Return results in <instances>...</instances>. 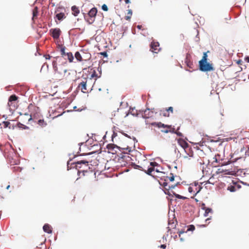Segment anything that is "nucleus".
<instances>
[{"mask_svg":"<svg viewBox=\"0 0 249 249\" xmlns=\"http://www.w3.org/2000/svg\"><path fill=\"white\" fill-rule=\"evenodd\" d=\"M132 15V12L131 10H128L127 15L125 17V19L127 20H130Z\"/></svg>","mask_w":249,"mask_h":249,"instance_id":"obj_28","label":"nucleus"},{"mask_svg":"<svg viewBox=\"0 0 249 249\" xmlns=\"http://www.w3.org/2000/svg\"><path fill=\"white\" fill-rule=\"evenodd\" d=\"M69 163H68V168L69 167Z\"/></svg>","mask_w":249,"mask_h":249,"instance_id":"obj_57","label":"nucleus"},{"mask_svg":"<svg viewBox=\"0 0 249 249\" xmlns=\"http://www.w3.org/2000/svg\"><path fill=\"white\" fill-rule=\"evenodd\" d=\"M165 111V109H162L160 111V115H162L164 117H169V113L166 112V111Z\"/></svg>","mask_w":249,"mask_h":249,"instance_id":"obj_30","label":"nucleus"},{"mask_svg":"<svg viewBox=\"0 0 249 249\" xmlns=\"http://www.w3.org/2000/svg\"><path fill=\"white\" fill-rule=\"evenodd\" d=\"M43 231L48 233H51L52 230L51 226L48 224H45L43 227Z\"/></svg>","mask_w":249,"mask_h":249,"instance_id":"obj_20","label":"nucleus"},{"mask_svg":"<svg viewBox=\"0 0 249 249\" xmlns=\"http://www.w3.org/2000/svg\"><path fill=\"white\" fill-rule=\"evenodd\" d=\"M183 162L187 165H193L196 162L193 151H191L186 155L183 156Z\"/></svg>","mask_w":249,"mask_h":249,"instance_id":"obj_6","label":"nucleus"},{"mask_svg":"<svg viewBox=\"0 0 249 249\" xmlns=\"http://www.w3.org/2000/svg\"><path fill=\"white\" fill-rule=\"evenodd\" d=\"M2 124H3L4 128H6V127H8L9 125L10 124V122H8V121H4L2 123Z\"/></svg>","mask_w":249,"mask_h":249,"instance_id":"obj_35","label":"nucleus"},{"mask_svg":"<svg viewBox=\"0 0 249 249\" xmlns=\"http://www.w3.org/2000/svg\"><path fill=\"white\" fill-rule=\"evenodd\" d=\"M24 117H27V120H28V121H31V120H32V116L31 115H29V114L28 113H25L24 114V115L23 116Z\"/></svg>","mask_w":249,"mask_h":249,"instance_id":"obj_33","label":"nucleus"},{"mask_svg":"<svg viewBox=\"0 0 249 249\" xmlns=\"http://www.w3.org/2000/svg\"><path fill=\"white\" fill-rule=\"evenodd\" d=\"M161 180H163L162 183V185L166 187L168 185V182H172L174 180L175 177L172 173H170L169 176H168L167 174H165L164 172H160V176Z\"/></svg>","mask_w":249,"mask_h":249,"instance_id":"obj_5","label":"nucleus"},{"mask_svg":"<svg viewBox=\"0 0 249 249\" xmlns=\"http://www.w3.org/2000/svg\"><path fill=\"white\" fill-rule=\"evenodd\" d=\"M133 139H134V140H136V138H133Z\"/></svg>","mask_w":249,"mask_h":249,"instance_id":"obj_59","label":"nucleus"},{"mask_svg":"<svg viewBox=\"0 0 249 249\" xmlns=\"http://www.w3.org/2000/svg\"><path fill=\"white\" fill-rule=\"evenodd\" d=\"M95 71H94V73H92L91 75V78L85 79V80L84 81V82H86L87 83H88V87L89 88V89L90 90L92 89V88L93 85L95 82V81L93 82V80L92 79V78L94 77L95 76ZM95 80H96V79H95Z\"/></svg>","mask_w":249,"mask_h":249,"instance_id":"obj_11","label":"nucleus"},{"mask_svg":"<svg viewBox=\"0 0 249 249\" xmlns=\"http://www.w3.org/2000/svg\"><path fill=\"white\" fill-rule=\"evenodd\" d=\"M38 8L37 7H35L33 10V17L32 19L34 20L36 18H37L38 16Z\"/></svg>","mask_w":249,"mask_h":249,"instance_id":"obj_23","label":"nucleus"},{"mask_svg":"<svg viewBox=\"0 0 249 249\" xmlns=\"http://www.w3.org/2000/svg\"><path fill=\"white\" fill-rule=\"evenodd\" d=\"M97 13V9L95 7L91 8L88 13L86 14L83 13V15L85 20L89 24H92L95 19V18Z\"/></svg>","mask_w":249,"mask_h":249,"instance_id":"obj_4","label":"nucleus"},{"mask_svg":"<svg viewBox=\"0 0 249 249\" xmlns=\"http://www.w3.org/2000/svg\"><path fill=\"white\" fill-rule=\"evenodd\" d=\"M212 211V210L211 209V208H206L205 209V214L204 215L205 216H207L208 214L209 213H211V212Z\"/></svg>","mask_w":249,"mask_h":249,"instance_id":"obj_38","label":"nucleus"},{"mask_svg":"<svg viewBox=\"0 0 249 249\" xmlns=\"http://www.w3.org/2000/svg\"><path fill=\"white\" fill-rule=\"evenodd\" d=\"M18 100V97L16 95H12L10 96L8 100V106L10 109H13L12 107H15V105H13V102L16 101Z\"/></svg>","mask_w":249,"mask_h":249,"instance_id":"obj_13","label":"nucleus"},{"mask_svg":"<svg viewBox=\"0 0 249 249\" xmlns=\"http://www.w3.org/2000/svg\"><path fill=\"white\" fill-rule=\"evenodd\" d=\"M117 135V133L114 132L113 135H112V139H113L115 137H116Z\"/></svg>","mask_w":249,"mask_h":249,"instance_id":"obj_49","label":"nucleus"},{"mask_svg":"<svg viewBox=\"0 0 249 249\" xmlns=\"http://www.w3.org/2000/svg\"><path fill=\"white\" fill-rule=\"evenodd\" d=\"M213 162H217V156H215V157L214 158H213Z\"/></svg>","mask_w":249,"mask_h":249,"instance_id":"obj_47","label":"nucleus"},{"mask_svg":"<svg viewBox=\"0 0 249 249\" xmlns=\"http://www.w3.org/2000/svg\"><path fill=\"white\" fill-rule=\"evenodd\" d=\"M102 9L103 10L105 11H108V7L107 6V5L105 4H103L102 6Z\"/></svg>","mask_w":249,"mask_h":249,"instance_id":"obj_41","label":"nucleus"},{"mask_svg":"<svg viewBox=\"0 0 249 249\" xmlns=\"http://www.w3.org/2000/svg\"><path fill=\"white\" fill-rule=\"evenodd\" d=\"M61 59V57H57L56 60H53L52 62L53 69L54 71V77L55 80L57 81L65 79L70 74L66 67V62L63 65H59V67H57V61H60Z\"/></svg>","mask_w":249,"mask_h":249,"instance_id":"obj_1","label":"nucleus"},{"mask_svg":"<svg viewBox=\"0 0 249 249\" xmlns=\"http://www.w3.org/2000/svg\"><path fill=\"white\" fill-rule=\"evenodd\" d=\"M123 0H119L120 2H121Z\"/></svg>","mask_w":249,"mask_h":249,"instance_id":"obj_58","label":"nucleus"},{"mask_svg":"<svg viewBox=\"0 0 249 249\" xmlns=\"http://www.w3.org/2000/svg\"><path fill=\"white\" fill-rule=\"evenodd\" d=\"M71 10L72 11V14L74 16L76 17L80 13V10L78 7L75 5H73L71 7Z\"/></svg>","mask_w":249,"mask_h":249,"instance_id":"obj_17","label":"nucleus"},{"mask_svg":"<svg viewBox=\"0 0 249 249\" xmlns=\"http://www.w3.org/2000/svg\"><path fill=\"white\" fill-rule=\"evenodd\" d=\"M245 60H246L247 62H249V56L246 57L245 58Z\"/></svg>","mask_w":249,"mask_h":249,"instance_id":"obj_53","label":"nucleus"},{"mask_svg":"<svg viewBox=\"0 0 249 249\" xmlns=\"http://www.w3.org/2000/svg\"><path fill=\"white\" fill-rule=\"evenodd\" d=\"M130 113L133 115L137 116L138 113H137V110H135V108H132L130 110Z\"/></svg>","mask_w":249,"mask_h":249,"instance_id":"obj_31","label":"nucleus"},{"mask_svg":"<svg viewBox=\"0 0 249 249\" xmlns=\"http://www.w3.org/2000/svg\"><path fill=\"white\" fill-rule=\"evenodd\" d=\"M75 57L76 59L79 62H83L82 53L79 52H76L75 53Z\"/></svg>","mask_w":249,"mask_h":249,"instance_id":"obj_22","label":"nucleus"},{"mask_svg":"<svg viewBox=\"0 0 249 249\" xmlns=\"http://www.w3.org/2000/svg\"><path fill=\"white\" fill-rule=\"evenodd\" d=\"M194 187L195 188V194H194V196H196L197 193H198L201 189H202V187L199 185H198V184H196V183H195V185H194Z\"/></svg>","mask_w":249,"mask_h":249,"instance_id":"obj_24","label":"nucleus"},{"mask_svg":"<svg viewBox=\"0 0 249 249\" xmlns=\"http://www.w3.org/2000/svg\"><path fill=\"white\" fill-rule=\"evenodd\" d=\"M88 88V83L86 82H84V81H82L78 86L79 89L81 90L83 93L88 92L89 89Z\"/></svg>","mask_w":249,"mask_h":249,"instance_id":"obj_10","label":"nucleus"},{"mask_svg":"<svg viewBox=\"0 0 249 249\" xmlns=\"http://www.w3.org/2000/svg\"><path fill=\"white\" fill-rule=\"evenodd\" d=\"M195 226H194L193 225H190L188 226V229L187 230V231H185V232H187V231H193L195 230ZM184 232H185V231H180L178 232V235H179V237H180L181 240H183L182 238L181 237V234Z\"/></svg>","mask_w":249,"mask_h":249,"instance_id":"obj_18","label":"nucleus"},{"mask_svg":"<svg viewBox=\"0 0 249 249\" xmlns=\"http://www.w3.org/2000/svg\"><path fill=\"white\" fill-rule=\"evenodd\" d=\"M101 54L104 55V56H106L107 57V53L106 52H103V53H102Z\"/></svg>","mask_w":249,"mask_h":249,"instance_id":"obj_50","label":"nucleus"},{"mask_svg":"<svg viewBox=\"0 0 249 249\" xmlns=\"http://www.w3.org/2000/svg\"><path fill=\"white\" fill-rule=\"evenodd\" d=\"M107 147L109 150H112L114 148V145L113 144H108Z\"/></svg>","mask_w":249,"mask_h":249,"instance_id":"obj_37","label":"nucleus"},{"mask_svg":"<svg viewBox=\"0 0 249 249\" xmlns=\"http://www.w3.org/2000/svg\"><path fill=\"white\" fill-rule=\"evenodd\" d=\"M145 164L147 165V167L145 165H143V167L138 165V167H141L142 170L144 171L147 174L150 176H154V173L153 174V172L155 171L158 173H160L157 168H155V167L158 165L156 162H149L146 160L145 161Z\"/></svg>","mask_w":249,"mask_h":249,"instance_id":"obj_2","label":"nucleus"},{"mask_svg":"<svg viewBox=\"0 0 249 249\" xmlns=\"http://www.w3.org/2000/svg\"><path fill=\"white\" fill-rule=\"evenodd\" d=\"M169 128V132L176 134V132L177 131V130H175V128L172 127L171 126V128Z\"/></svg>","mask_w":249,"mask_h":249,"instance_id":"obj_40","label":"nucleus"},{"mask_svg":"<svg viewBox=\"0 0 249 249\" xmlns=\"http://www.w3.org/2000/svg\"><path fill=\"white\" fill-rule=\"evenodd\" d=\"M14 170H19L21 171V169L19 167H14Z\"/></svg>","mask_w":249,"mask_h":249,"instance_id":"obj_48","label":"nucleus"},{"mask_svg":"<svg viewBox=\"0 0 249 249\" xmlns=\"http://www.w3.org/2000/svg\"><path fill=\"white\" fill-rule=\"evenodd\" d=\"M121 133L124 136H125V137H127L129 138H130V137L129 136H128L127 134L124 133V132H121Z\"/></svg>","mask_w":249,"mask_h":249,"instance_id":"obj_45","label":"nucleus"},{"mask_svg":"<svg viewBox=\"0 0 249 249\" xmlns=\"http://www.w3.org/2000/svg\"><path fill=\"white\" fill-rule=\"evenodd\" d=\"M52 36L55 39H58L60 36L61 31L59 28H56L50 30Z\"/></svg>","mask_w":249,"mask_h":249,"instance_id":"obj_9","label":"nucleus"},{"mask_svg":"<svg viewBox=\"0 0 249 249\" xmlns=\"http://www.w3.org/2000/svg\"><path fill=\"white\" fill-rule=\"evenodd\" d=\"M37 124L41 127H45L47 125V123L43 119L39 120Z\"/></svg>","mask_w":249,"mask_h":249,"instance_id":"obj_26","label":"nucleus"},{"mask_svg":"<svg viewBox=\"0 0 249 249\" xmlns=\"http://www.w3.org/2000/svg\"><path fill=\"white\" fill-rule=\"evenodd\" d=\"M179 129V128H178V129L177 130V131L176 132V134L178 136H180V137H182L183 136V134L182 133L179 132L178 131V130Z\"/></svg>","mask_w":249,"mask_h":249,"instance_id":"obj_42","label":"nucleus"},{"mask_svg":"<svg viewBox=\"0 0 249 249\" xmlns=\"http://www.w3.org/2000/svg\"><path fill=\"white\" fill-rule=\"evenodd\" d=\"M72 165H74V167L78 170V174L80 176L82 173L83 176L85 175V173L88 172V169H89V162L85 160H82L78 161L75 163H71Z\"/></svg>","mask_w":249,"mask_h":249,"instance_id":"obj_3","label":"nucleus"},{"mask_svg":"<svg viewBox=\"0 0 249 249\" xmlns=\"http://www.w3.org/2000/svg\"><path fill=\"white\" fill-rule=\"evenodd\" d=\"M160 248H161L163 249H165L166 248V246L164 244H163V245H160Z\"/></svg>","mask_w":249,"mask_h":249,"instance_id":"obj_46","label":"nucleus"},{"mask_svg":"<svg viewBox=\"0 0 249 249\" xmlns=\"http://www.w3.org/2000/svg\"><path fill=\"white\" fill-rule=\"evenodd\" d=\"M46 59H50L51 58V56L49 54H46L44 55Z\"/></svg>","mask_w":249,"mask_h":249,"instance_id":"obj_44","label":"nucleus"},{"mask_svg":"<svg viewBox=\"0 0 249 249\" xmlns=\"http://www.w3.org/2000/svg\"><path fill=\"white\" fill-rule=\"evenodd\" d=\"M10 188V185H8L6 187V189L8 190Z\"/></svg>","mask_w":249,"mask_h":249,"instance_id":"obj_55","label":"nucleus"},{"mask_svg":"<svg viewBox=\"0 0 249 249\" xmlns=\"http://www.w3.org/2000/svg\"><path fill=\"white\" fill-rule=\"evenodd\" d=\"M140 26H141L138 25V28H140Z\"/></svg>","mask_w":249,"mask_h":249,"instance_id":"obj_56","label":"nucleus"},{"mask_svg":"<svg viewBox=\"0 0 249 249\" xmlns=\"http://www.w3.org/2000/svg\"><path fill=\"white\" fill-rule=\"evenodd\" d=\"M207 57L208 55L207 53H204L202 58L201 60L199 61V63H201L202 61L203 63L207 62Z\"/></svg>","mask_w":249,"mask_h":249,"instance_id":"obj_27","label":"nucleus"},{"mask_svg":"<svg viewBox=\"0 0 249 249\" xmlns=\"http://www.w3.org/2000/svg\"><path fill=\"white\" fill-rule=\"evenodd\" d=\"M153 111L150 110L149 109L144 110L142 113V117L143 118H149L152 116Z\"/></svg>","mask_w":249,"mask_h":249,"instance_id":"obj_16","label":"nucleus"},{"mask_svg":"<svg viewBox=\"0 0 249 249\" xmlns=\"http://www.w3.org/2000/svg\"><path fill=\"white\" fill-rule=\"evenodd\" d=\"M188 191L190 193H194V194H195L196 192L195 191V188L194 187V186L189 187L188 188Z\"/></svg>","mask_w":249,"mask_h":249,"instance_id":"obj_36","label":"nucleus"},{"mask_svg":"<svg viewBox=\"0 0 249 249\" xmlns=\"http://www.w3.org/2000/svg\"><path fill=\"white\" fill-rule=\"evenodd\" d=\"M242 62V61L241 60H239L237 61V63L238 64H241V62Z\"/></svg>","mask_w":249,"mask_h":249,"instance_id":"obj_54","label":"nucleus"},{"mask_svg":"<svg viewBox=\"0 0 249 249\" xmlns=\"http://www.w3.org/2000/svg\"><path fill=\"white\" fill-rule=\"evenodd\" d=\"M65 59H68L69 62L71 63L73 61V56L71 53H67V54L64 57Z\"/></svg>","mask_w":249,"mask_h":249,"instance_id":"obj_21","label":"nucleus"},{"mask_svg":"<svg viewBox=\"0 0 249 249\" xmlns=\"http://www.w3.org/2000/svg\"><path fill=\"white\" fill-rule=\"evenodd\" d=\"M228 190H230L231 192H233L235 191V187L234 186L231 185L228 187Z\"/></svg>","mask_w":249,"mask_h":249,"instance_id":"obj_39","label":"nucleus"},{"mask_svg":"<svg viewBox=\"0 0 249 249\" xmlns=\"http://www.w3.org/2000/svg\"><path fill=\"white\" fill-rule=\"evenodd\" d=\"M58 9H57L56 11H55V13H56L55 18H57L58 20L61 21L63 19H65L66 18V16L64 13L63 12H59Z\"/></svg>","mask_w":249,"mask_h":249,"instance_id":"obj_15","label":"nucleus"},{"mask_svg":"<svg viewBox=\"0 0 249 249\" xmlns=\"http://www.w3.org/2000/svg\"><path fill=\"white\" fill-rule=\"evenodd\" d=\"M82 53L83 61H87L90 59L91 57V54L87 50H83L81 51Z\"/></svg>","mask_w":249,"mask_h":249,"instance_id":"obj_12","label":"nucleus"},{"mask_svg":"<svg viewBox=\"0 0 249 249\" xmlns=\"http://www.w3.org/2000/svg\"><path fill=\"white\" fill-rule=\"evenodd\" d=\"M218 171L220 173H223V172H226L227 171V170L224 171L223 169L221 170V169H219Z\"/></svg>","mask_w":249,"mask_h":249,"instance_id":"obj_51","label":"nucleus"},{"mask_svg":"<svg viewBox=\"0 0 249 249\" xmlns=\"http://www.w3.org/2000/svg\"><path fill=\"white\" fill-rule=\"evenodd\" d=\"M174 195L175 196V197L178 199H185L186 198L185 197L181 196L177 194L176 193H174Z\"/></svg>","mask_w":249,"mask_h":249,"instance_id":"obj_32","label":"nucleus"},{"mask_svg":"<svg viewBox=\"0 0 249 249\" xmlns=\"http://www.w3.org/2000/svg\"><path fill=\"white\" fill-rule=\"evenodd\" d=\"M126 4H128L130 3V0H124Z\"/></svg>","mask_w":249,"mask_h":249,"instance_id":"obj_52","label":"nucleus"},{"mask_svg":"<svg viewBox=\"0 0 249 249\" xmlns=\"http://www.w3.org/2000/svg\"><path fill=\"white\" fill-rule=\"evenodd\" d=\"M65 47H62L60 49V52L61 54L63 57H65L67 53H65Z\"/></svg>","mask_w":249,"mask_h":249,"instance_id":"obj_29","label":"nucleus"},{"mask_svg":"<svg viewBox=\"0 0 249 249\" xmlns=\"http://www.w3.org/2000/svg\"><path fill=\"white\" fill-rule=\"evenodd\" d=\"M178 143L185 150H186V149L189 147V144L184 140L181 138L178 139Z\"/></svg>","mask_w":249,"mask_h":249,"instance_id":"obj_14","label":"nucleus"},{"mask_svg":"<svg viewBox=\"0 0 249 249\" xmlns=\"http://www.w3.org/2000/svg\"><path fill=\"white\" fill-rule=\"evenodd\" d=\"M169 128H166L165 129L161 130V132L165 133H168L169 132Z\"/></svg>","mask_w":249,"mask_h":249,"instance_id":"obj_43","label":"nucleus"},{"mask_svg":"<svg viewBox=\"0 0 249 249\" xmlns=\"http://www.w3.org/2000/svg\"><path fill=\"white\" fill-rule=\"evenodd\" d=\"M199 70L202 71H213L214 69L212 66V64L206 62L199 63Z\"/></svg>","mask_w":249,"mask_h":249,"instance_id":"obj_7","label":"nucleus"},{"mask_svg":"<svg viewBox=\"0 0 249 249\" xmlns=\"http://www.w3.org/2000/svg\"><path fill=\"white\" fill-rule=\"evenodd\" d=\"M185 63L188 67L190 69L193 68V62L187 57L185 59Z\"/></svg>","mask_w":249,"mask_h":249,"instance_id":"obj_25","label":"nucleus"},{"mask_svg":"<svg viewBox=\"0 0 249 249\" xmlns=\"http://www.w3.org/2000/svg\"><path fill=\"white\" fill-rule=\"evenodd\" d=\"M160 44L158 42L153 41L150 44V51L154 53H158L160 50Z\"/></svg>","mask_w":249,"mask_h":249,"instance_id":"obj_8","label":"nucleus"},{"mask_svg":"<svg viewBox=\"0 0 249 249\" xmlns=\"http://www.w3.org/2000/svg\"><path fill=\"white\" fill-rule=\"evenodd\" d=\"M164 111H166V112L169 113V112H170L171 113H172L173 112V108L172 107H169L168 108H165Z\"/></svg>","mask_w":249,"mask_h":249,"instance_id":"obj_34","label":"nucleus"},{"mask_svg":"<svg viewBox=\"0 0 249 249\" xmlns=\"http://www.w3.org/2000/svg\"><path fill=\"white\" fill-rule=\"evenodd\" d=\"M152 125H155L159 128H160V127H163V128H171V125L164 124L161 122L157 123H154L152 124Z\"/></svg>","mask_w":249,"mask_h":249,"instance_id":"obj_19","label":"nucleus"}]
</instances>
